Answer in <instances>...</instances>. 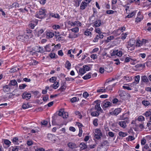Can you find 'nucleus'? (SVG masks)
Instances as JSON below:
<instances>
[{
    "mask_svg": "<svg viewBox=\"0 0 151 151\" xmlns=\"http://www.w3.org/2000/svg\"><path fill=\"white\" fill-rule=\"evenodd\" d=\"M11 87L12 86H15L16 85L17 86H18V83L17 81L15 80H11L9 84Z\"/></svg>",
    "mask_w": 151,
    "mask_h": 151,
    "instance_id": "16",
    "label": "nucleus"
},
{
    "mask_svg": "<svg viewBox=\"0 0 151 151\" xmlns=\"http://www.w3.org/2000/svg\"><path fill=\"white\" fill-rule=\"evenodd\" d=\"M119 135L121 137H124L127 135V133L121 131L119 132Z\"/></svg>",
    "mask_w": 151,
    "mask_h": 151,
    "instance_id": "34",
    "label": "nucleus"
},
{
    "mask_svg": "<svg viewBox=\"0 0 151 151\" xmlns=\"http://www.w3.org/2000/svg\"><path fill=\"white\" fill-rule=\"evenodd\" d=\"M22 108L23 109H25L29 108L30 106L28 103L23 104L22 106Z\"/></svg>",
    "mask_w": 151,
    "mask_h": 151,
    "instance_id": "36",
    "label": "nucleus"
},
{
    "mask_svg": "<svg viewBox=\"0 0 151 151\" xmlns=\"http://www.w3.org/2000/svg\"><path fill=\"white\" fill-rule=\"evenodd\" d=\"M38 46H35L32 48V50L35 51V52H33L32 51H30V53H32V54H35L36 52H37V50H38Z\"/></svg>",
    "mask_w": 151,
    "mask_h": 151,
    "instance_id": "29",
    "label": "nucleus"
},
{
    "mask_svg": "<svg viewBox=\"0 0 151 151\" xmlns=\"http://www.w3.org/2000/svg\"><path fill=\"white\" fill-rule=\"evenodd\" d=\"M135 40L131 39L129 40V41L127 42V47L128 48H129L132 47L135 44Z\"/></svg>",
    "mask_w": 151,
    "mask_h": 151,
    "instance_id": "9",
    "label": "nucleus"
},
{
    "mask_svg": "<svg viewBox=\"0 0 151 151\" xmlns=\"http://www.w3.org/2000/svg\"><path fill=\"white\" fill-rule=\"evenodd\" d=\"M53 46V44L51 45V44H49L45 46L44 48L45 50V51L47 52H50L51 51V47Z\"/></svg>",
    "mask_w": 151,
    "mask_h": 151,
    "instance_id": "12",
    "label": "nucleus"
},
{
    "mask_svg": "<svg viewBox=\"0 0 151 151\" xmlns=\"http://www.w3.org/2000/svg\"><path fill=\"white\" fill-rule=\"evenodd\" d=\"M95 109L96 110L98 111H99L101 110V108L100 106V104H96L95 106Z\"/></svg>",
    "mask_w": 151,
    "mask_h": 151,
    "instance_id": "42",
    "label": "nucleus"
},
{
    "mask_svg": "<svg viewBox=\"0 0 151 151\" xmlns=\"http://www.w3.org/2000/svg\"><path fill=\"white\" fill-rule=\"evenodd\" d=\"M35 151H45V149L42 148L37 147L35 149Z\"/></svg>",
    "mask_w": 151,
    "mask_h": 151,
    "instance_id": "64",
    "label": "nucleus"
},
{
    "mask_svg": "<svg viewBox=\"0 0 151 151\" xmlns=\"http://www.w3.org/2000/svg\"><path fill=\"white\" fill-rule=\"evenodd\" d=\"M142 104L145 106H147L150 104V102L148 101L143 100L142 101Z\"/></svg>",
    "mask_w": 151,
    "mask_h": 151,
    "instance_id": "39",
    "label": "nucleus"
},
{
    "mask_svg": "<svg viewBox=\"0 0 151 151\" xmlns=\"http://www.w3.org/2000/svg\"><path fill=\"white\" fill-rule=\"evenodd\" d=\"M68 146L71 149L75 148L76 147V144L72 142H69L68 144Z\"/></svg>",
    "mask_w": 151,
    "mask_h": 151,
    "instance_id": "23",
    "label": "nucleus"
},
{
    "mask_svg": "<svg viewBox=\"0 0 151 151\" xmlns=\"http://www.w3.org/2000/svg\"><path fill=\"white\" fill-rule=\"evenodd\" d=\"M124 80L127 81L128 82L129 81L132 79V77H129L127 76H124Z\"/></svg>",
    "mask_w": 151,
    "mask_h": 151,
    "instance_id": "55",
    "label": "nucleus"
},
{
    "mask_svg": "<svg viewBox=\"0 0 151 151\" xmlns=\"http://www.w3.org/2000/svg\"><path fill=\"white\" fill-rule=\"evenodd\" d=\"M79 29L78 27H76L75 28L70 29V30L73 32H77L79 31Z\"/></svg>",
    "mask_w": 151,
    "mask_h": 151,
    "instance_id": "57",
    "label": "nucleus"
},
{
    "mask_svg": "<svg viewBox=\"0 0 151 151\" xmlns=\"http://www.w3.org/2000/svg\"><path fill=\"white\" fill-rule=\"evenodd\" d=\"M22 96L23 99L27 98L26 100H28L30 98L31 94L30 93L25 91L23 93Z\"/></svg>",
    "mask_w": 151,
    "mask_h": 151,
    "instance_id": "6",
    "label": "nucleus"
},
{
    "mask_svg": "<svg viewBox=\"0 0 151 151\" xmlns=\"http://www.w3.org/2000/svg\"><path fill=\"white\" fill-rule=\"evenodd\" d=\"M119 96L122 99H125L126 93L124 91H120L119 92Z\"/></svg>",
    "mask_w": 151,
    "mask_h": 151,
    "instance_id": "13",
    "label": "nucleus"
},
{
    "mask_svg": "<svg viewBox=\"0 0 151 151\" xmlns=\"http://www.w3.org/2000/svg\"><path fill=\"white\" fill-rule=\"evenodd\" d=\"M54 83L50 86V87H52L54 89H56L59 86V84L58 82H54Z\"/></svg>",
    "mask_w": 151,
    "mask_h": 151,
    "instance_id": "21",
    "label": "nucleus"
},
{
    "mask_svg": "<svg viewBox=\"0 0 151 151\" xmlns=\"http://www.w3.org/2000/svg\"><path fill=\"white\" fill-rule=\"evenodd\" d=\"M19 70V68L16 67H15L11 69L10 72L12 73H14L16 71H18Z\"/></svg>",
    "mask_w": 151,
    "mask_h": 151,
    "instance_id": "40",
    "label": "nucleus"
},
{
    "mask_svg": "<svg viewBox=\"0 0 151 151\" xmlns=\"http://www.w3.org/2000/svg\"><path fill=\"white\" fill-rule=\"evenodd\" d=\"M92 73L89 72L83 77V78L84 80H86L90 78H91Z\"/></svg>",
    "mask_w": 151,
    "mask_h": 151,
    "instance_id": "19",
    "label": "nucleus"
},
{
    "mask_svg": "<svg viewBox=\"0 0 151 151\" xmlns=\"http://www.w3.org/2000/svg\"><path fill=\"white\" fill-rule=\"evenodd\" d=\"M114 37L112 36H110L107 38L106 39V42H109L111 40H113L114 39Z\"/></svg>",
    "mask_w": 151,
    "mask_h": 151,
    "instance_id": "41",
    "label": "nucleus"
},
{
    "mask_svg": "<svg viewBox=\"0 0 151 151\" xmlns=\"http://www.w3.org/2000/svg\"><path fill=\"white\" fill-rule=\"evenodd\" d=\"M57 78L55 76H53L49 79V81L51 83H54L56 81Z\"/></svg>",
    "mask_w": 151,
    "mask_h": 151,
    "instance_id": "44",
    "label": "nucleus"
},
{
    "mask_svg": "<svg viewBox=\"0 0 151 151\" xmlns=\"http://www.w3.org/2000/svg\"><path fill=\"white\" fill-rule=\"evenodd\" d=\"M78 35L75 34H70L69 35L68 37L70 38H76L78 37Z\"/></svg>",
    "mask_w": 151,
    "mask_h": 151,
    "instance_id": "47",
    "label": "nucleus"
},
{
    "mask_svg": "<svg viewBox=\"0 0 151 151\" xmlns=\"http://www.w3.org/2000/svg\"><path fill=\"white\" fill-rule=\"evenodd\" d=\"M141 80L145 83L148 82L149 81L147 76H142L141 77Z\"/></svg>",
    "mask_w": 151,
    "mask_h": 151,
    "instance_id": "30",
    "label": "nucleus"
},
{
    "mask_svg": "<svg viewBox=\"0 0 151 151\" xmlns=\"http://www.w3.org/2000/svg\"><path fill=\"white\" fill-rule=\"evenodd\" d=\"M66 88V86H65L63 85L61 86L58 89V91L60 92H61L64 91Z\"/></svg>",
    "mask_w": 151,
    "mask_h": 151,
    "instance_id": "43",
    "label": "nucleus"
},
{
    "mask_svg": "<svg viewBox=\"0 0 151 151\" xmlns=\"http://www.w3.org/2000/svg\"><path fill=\"white\" fill-rule=\"evenodd\" d=\"M145 119L144 117L142 116H140L138 118V120L139 121H144Z\"/></svg>",
    "mask_w": 151,
    "mask_h": 151,
    "instance_id": "58",
    "label": "nucleus"
},
{
    "mask_svg": "<svg viewBox=\"0 0 151 151\" xmlns=\"http://www.w3.org/2000/svg\"><path fill=\"white\" fill-rule=\"evenodd\" d=\"M142 19V17H137L136 18L135 22L136 23H138V22H140Z\"/></svg>",
    "mask_w": 151,
    "mask_h": 151,
    "instance_id": "49",
    "label": "nucleus"
},
{
    "mask_svg": "<svg viewBox=\"0 0 151 151\" xmlns=\"http://www.w3.org/2000/svg\"><path fill=\"white\" fill-rule=\"evenodd\" d=\"M55 135L54 134H48L47 136V138L48 140L52 141L55 140Z\"/></svg>",
    "mask_w": 151,
    "mask_h": 151,
    "instance_id": "15",
    "label": "nucleus"
},
{
    "mask_svg": "<svg viewBox=\"0 0 151 151\" xmlns=\"http://www.w3.org/2000/svg\"><path fill=\"white\" fill-rule=\"evenodd\" d=\"M11 87L9 84L3 86V91L5 92H10Z\"/></svg>",
    "mask_w": 151,
    "mask_h": 151,
    "instance_id": "8",
    "label": "nucleus"
},
{
    "mask_svg": "<svg viewBox=\"0 0 151 151\" xmlns=\"http://www.w3.org/2000/svg\"><path fill=\"white\" fill-rule=\"evenodd\" d=\"M77 72L79 74H81V76L83 75L85 73H86V71H85L83 68H80L79 71L78 72L77 70Z\"/></svg>",
    "mask_w": 151,
    "mask_h": 151,
    "instance_id": "25",
    "label": "nucleus"
},
{
    "mask_svg": "<svg viewBox=\"0 0 151 151\" xmlns=\"http://www.w3.org/2000/svg\"><path fill=\"white\" fill-rule=\"evenodd\" d=\"M122 110L121 108H117L114 111L110 112L109 113L111 115L117 116L121 112Z\"/></svg>",
    "mask_w": 151,
    "mask_h": 151,
    "instance_id": "5",
    "label": "nucleus"
},
{
    "mask_svg": "<svg viewBox=\"0 0 151 151\" xmlns=\"http://www.w3.org/2000/svg\"><path fill=\"white\" fill-rule=\"evenodd\" d=\"M66 63L67 65V66H65L66 68L68 70L70 69V67L71 66V63H70V62L68 60H67Z\"/></svg>",
    "mask_w": 151,
    "mask_h": 151,
    "instance_id": "48",
    "label": "nucleus"
},
{
    "mask_svg": "<svg viewBox=\"0 0 151 151\" xmlns=\"http://www.w3.org/2000/svg\"><path fill=\"white\" fill-rule=\"evenodd\" d=\"M106 13L109 14H111L114 13L116 16L118 15V13L116 11H113L111 10H107L106 11Z\"/></svg>",
    "mask_w": 151,
    "mask_h": 151,
    "instance_id": "18",
    "label": "nucleus"
},
{
    "mask_svg": "<svg viewBox=\"0 0 151 151\" xmlns=\"http://www.w3.org/2000/svg\"><path fill=\"white\" fill-rule=\"evenodd\" d=\"M65 79L66 81H73L74 80V78L71 77H67V78H66Z\"/></svg>",
    "mask_w": 151,
    "mask_h": 151,
    "instance_id": "61",
    "label": "nucleus"
},
{
    "mask_svg": "<svg viewBox=\"0 0 151 151\" xmlns=\"http://www.w3.org/2000/svg\"><path fill=\"white\" fill-rule=\"evenodd\" d=\"M136 14V12L134 11L132 12L131 13L129 14L125 18H130L132 17L133 16L135 15Z\"/></svg>",
    "mask_w": 151,
    "mask_h": 151,
    "instance_id": "28",
    "label": "nucleus"
},
{
    "mask_svg": "<svg viewBox=\"0 0 151 151\" xmlns=\"http://www.w3.org/2000/svg\"><path fill=\"white\" fill-rule=\"evenodd\" d=\"M46 35L47 38H51L54 36V34L51 32H48L46 34Z\"/></svg>",
    "mask_w": 151,
    "mask_h": 151,
    "instance_id": "26",
    "label": "nucleus"
},
{
    "mask_svg": "<svg viewBox=\"0 0 151 151\" xmlns=\"http://www.w3.org/2000/svg\"><path fill=\"white\" fill-rule=\"evenodd\" d=\"M45 51L44 49L42 47L38 46V50H37V52L43 53Z\"/></svg>",
    "mask_w": 151,
    "mask_h": 151,
    "instance_id": "24",
    "label": "nucleus"
},
{
    "mask_svg": "<svg viewBox=\"0 0 151 151\" xmlns=\"http://www.w3.org/2000/svg\"><path fill=\"white\" fill-rule=\"evenodd\" d=\"M98 35H97L96 37L94 38L93 40V41L94 42H97L98 41V40L100 39Z\"/></svg>",
    "mask_w": 151,
    "mask_h": 151,
    "instance_id": "60",
    "label": "nucleus"
},
{
    "mask_svg": "<svg viewBox=\"0 0 151 151\" xmlns=\"http://www.w3.org/2000/svg\"><path fill=\"white\" fill-rule=\"evenodd\" d=\"M105 89L106 90H107L108 91H111L113 90V88L111 85H109Z\"/></svg>",
    "mask_w": 151,
    "mask_h": 151,
    "instance_id": "63",
    "label": "nucleus"
},
{
    "mask_svg": "<svg viewBox=\"0 0 151 151\" xmlns=\"http://www.w3.org/2000/svg\"><path fill=\"white\" fill-rule=\"evenodd\" d=\"M136 45L138 47H140L141 46L143 45L142 42V40L141 41L139 40H137Z\"/></svg>",
    "mask_w": 151,
    "mask_h": 151,
    "instance_id": "33",
    "label": "nucleus"
},
{
    "mask_svg": "<svg viewBox=\"0 0 151 151\" xmlns=\"http://www.w3.org/2000/svg\"><path fill=\"white\" fill-rule=\"evenodd\" d=\"M111 103L109 102L106 101H104L101 104V106L103 108H108L111 106Z\"/></svg>",
    "mask_w": 151,
    "mask_h": 151,
    "instance_id": "7",
    "label": "nucleus"
},
{
    "mask_svg": "<svg viewBox=\"0 0 151 151\" xmlns=\"http://www.w3.org/2000/svg\"><path fill=\"white\" fill-rule=\"evenodd\" d=\"M102 136V134L100 130L98 129H96L95 130V133L94 137L95 138L97 139H99Z\"/></svg>",
    "mask_w": 151,
    "mask_h": 151,
    "instance_id": "2",
    "label": "nucleus"
},
{
    "mask_svg": "<svg viewBox=\"0 0 151 151\" xmlns=\"http://www.w3.org/2000/svg\"><path fill=\"white\" fill-rule=\"evenodd\" d=\"M83 68L86 71H88L90 70V68L88 65H84L83 66Z\"/></svg>",
    "mask_w": 151,
    "mask_h": 151,
    "instance_id": "51",
    "label": "nucleus"
},
{
    "mask_svg": "<svg viewBox=\"0 0 151 151\" xmlns=\"http://www.w3.org/2000/svg\"><path fill=\"white\" fill-rule=\"evenodd\" d=\"M98 119H94L93 122V125L95 126H97L98 125Z\"/></svg>",
    "mask_w": 151,
    "mask_h": 151,
    "instance_id": "59",
    "label": "nucleus"
},
{
    "mask_svg": "<svg viewBox=\"0 0 151 151\" xmlns=\"http://www.w3.org/2000/svg\"><path fill=\"white\" fill-rule=\"evenodd\" d=\"M50 57L51 58H54L55 57V54L53 53H51L49 54Z\"/></svg>",
    "mask_w": 151,
    "mask_h": 151,
    "instance_id": "62",
    "label": "nucleus"
},
{
    "mask_svg": "<svg viewBox=\"0 0 151 151\" xmlns=\"http://www.w3.org/2000/svg\"><path fill=\"white\" fill-rule=\"evenodd\" d=\"M112 67L110 65H107L105 68V71L107 72L110 73L113 70Z\"/></svg>",
    "mask_w": 151,
    "mask_h": 151,
    "instance_id": "17",
    "label": "nucleus"
},
{
    "mask_svg": "<svg viewBox=\"0 0 151 151\" xmlns=\"http://www.w3.org/2000/svg\"><path fill=\"white\" fill-rule=\"evenodd\" d=\"M94 23V25L96 27H99L101 24V21L100 19H97Z\"/></svg>",
    "mask_w": 151,
    "mask_h": 151,
    "instance_id": "20",
    "label": "nucleus"
},
{
    "mask_svg": "<svg viewBox=\"0 0 151 151\" xmlns=\"http://www.w3.org/2000/svg\"><path fill=\"white\" fill-rule=\"evenodd\" d=\"M19 38L20 39H21V41H23L25 40L28 37L26 35H24L19 36Z\"/></svg>",
    "mask_w": 151,
    "mask_h": 151,
    "instance_id": "38",
    "label": "nucleus"
},
{
    "mask_svg": "<svg viewBox=\"0 0 151 151\" xmlns=\"http://www.w3.org/2000/svg\"><path fill=\"white\" fill-rule=\"evenodd\" d=\"M113 33L115 34L116 36H117L120 35L121 32L120 31V29H118L116 30H114L113 32Z\"/></svg>",
    "mask_w": 151,
    "mask_h": 151,
    "instance_id": "32",
    "label": "nucleus"
},
{
    "mask_svg": "<svg viewBox=\"0 0 151 151\" xmlns=\"http://www.w3.org/2000/svg\"><path fill=\"white\" fill-rule=\"evenodd\" d=\"M38 22V21L37 20H35V21L33 20L29 24V26L31 29H33L35 26L37 24Z\"/></svg>",
    "mask_w": 151,
    "mask_h": 151,
    "instance_id": "10",
    "label": "nucleus"
},
{
    "mask_svg": "<svg viewBox=\"0 0 151 151\" xmlns=\"http://www.w3.org/2000/svg\"><path fill=\"white\" fill-rule=\"evenodd\" d=\"M134 81L131 84V85L134 86L135 85L137 84H138L140 80V76L139 75H137L135 76L134 77Z\"/></svg>",
    "mask_w": 151,
    "mask_h": 151,
    "instance_id": "11",
    "label": "nucleus"
},
{
    "mask_svg": "<svg viewBox=\"0 0 151 151\" xmlns=\"http://www.w3.org/2000/svg\"><path fill=\"white\" fill-rule=\"evenodd\" d=\"M99 114V112L97 111H93L91 113V115L92 116H97Z\"/></svg>",
    "mask_w": 151,
    "mask_h": 151,
    "instance_id": "37",
    "label": "nucleus"
},
{
    "mask_svg": "<svg viewBox=\"0 0 151 151\" xmlns=\"http://www.w3.org/2000/svg\"><path fill=\"white\" fill-rule=\"evenodd\" d=\"M143 115L146 117H148L151 115V111H146L143 114Z\"/></svg>",
    "mask_w": 151,
    "mask_h": 151,
    "instance_id": "31",
    "label": "nucleus"
},
{
    "mask_svg": "<svg viewBox=\"0 0 151 151\" xmlns=\"http://www.w3.org/2000/svg\"><path fill=\"white\" fill-rule=\"evenodd\" d=\"M135 138L134 137L132 136H129L127 138V140L128 141H132Z\"/></svg>",
    "mask_w": 151,
    "mask_h": 151,
    "instance_id": "52",
    "label": "nucleus"
},
{
    "mask_svg": "<svg viewBox=\"0 0 151 151\" xmlns=\"http://www.w3.org/2000/svg\"><path fill=\"white\" fill-rule=\"evenodd\" d=\"M44 32V30L42 29H41L38 32L36 33L37 35L39 37Z\"/></svg>",
    "mask_w": 151,
    "mask_h": 151,
    "instance_id": "54",
    "label": "nucleus"
},
{
    "mask_svg": "<svg viewBox=\"0 0 151 151\" xmlns=\"http://www.w3.org/2000/svg\"><path fill=\"white\" fill-rule=\"evenodd\" d=\"M129 118V112L123 114L122 115L120 116V119L125 121L126 122L128 123Z\"/></svg>",
    "mask_w": 151,
    "mask_h": 151,
    "instance_id": "3",
    "label": "nucleus"
},
{
    "mask_svg": "<svg viewBox=\"0 0 151 151\" xmlns=\"http://www.w3.org/2000/svg\"><path fill=\"white\" fill-rule=\"evenodd\" d=\"M80 148L82 150H84L86 148L87 146L83 142H81L80 145Z\"/></svg>",
    "mask_w": 151,
    "mask_h": 151,
    "instance_id": "27",
    "label": "nucleus"
},
{
    "mask_svg": "<svg viewBox=\"0 0 151 151\" xmlns=\"http://www.w3.org/2000/svg\"><path fill=\"white\" fill-rule=\"evenodd\" d=\"M97 92L98 93H105L106 92V89L99 88L97 90Z\"/></svg>",
    "mask_w": 151,
    "mask_h": 151,
    "instance_id": "53",
    "label": "nucleus"
},
{
    "mask_svg": "<svg viewBox=\"0 0 151 151\" xmlns=\"http://www.w3.org/2000/svg\"><path fill=\"white\" fill-rule=\"evenodd\" d=\"M27 86V85L24 84H22L19 85V88L20 89H24L26 88Z\"/></svg>",
    "mask_w": 151,
    "mask_h": 151,
    "instance_id": "45",
    "label": "nucleus"
},
{
    "mask_svg": "<svg viewBox=\"0 0 151 151\" xmlns=\"http://www.w3.org/2000/svg\"><path fill=\"white\" fill-rule=\"evenodd\" d=\"M126 122L124 121H120L119 122V124L122 127L124 128H125L127 125L126 124Z\"/></svg>",
    "mask_w": 151,
    "mask_h": 151,
    "instance_id": "22",
    "label": "nucleus"
},
{
    "mask_svg": "<svg viewBox=\"0 0 151 151\" xmlns=\"http://www.w3.org/2000/svg\"><path fill=\"white\" fill-rule=\"evenodd\" d=\"M88 2L83 1L80 6V9L81 10H83L85 9L87 6V4H88Z\"/></svg>",
    "mask_w": 151,
    "mask_h": 151,
    "instance_id": "14",
    "label": "nucleus"
},
{
    "mask_svg": "<svg viewBox=\"0 0 151 151\" xmlns=\"http://www.w3.org/2000/svg\"><path fill=\"white\" fill-rule=\"evenodd\" d=\"M122 51L119 50H114L111 52V55L112 56H114L115 55L121 57L122 55Z\"/></svg>",
    "mask_w": 151,
    "mask_h": 151,
    "instance_id": "4",
    "label": "nucleus"
},
{
    "mask_svg": "<svg viewBox=\"0 0 151 151\" xmlns=\"http://www.w3.org/2000/svg\"><path fill=\"white\" fill-rule=\"evenodd\" d=\"M127 35V33L126 32L125 33H122L121 35V39L122 40L125 39Z\"/></svg>",
    "mask_w": 151,
    "mask_h": 151,
    "instance_id": "50",
    "label": "nucleus"
},
{
    "mask_svg": "<svg viewBox=\"0 0 151 151\" xmlns=\"http://www.w3.org/2000/svg\"><path fill=\"white\" fill-rule=\"evenodd\" d=\"M4 142L5 144L8 146H9L10 145L11 142L9 140L5 139L4 141Z\"/></svg>",
    "mask_w": 151,
    "mask_h": 151,
    "instance_id": "56",
    "label": "nucleus"
},
{
    "mask_svg": "<svg viewBox=\"0 0 151 151\" xmlns=\"http://www.w3.org/2000/svg\"><path fill=\"white\" fill-rule=\"evenodd\" d=\"M84 34L88 36H91V35H92L91 32L89 31L88 29L84 32Z\"/></svg>",
    "mask_w": 151,
    "mask_h": 151,
    "instance_id": "46",
    "label": "nucleus"
},
{
    "mask_svg": "<svg viewBox=\"0 0 151 151\" xmlns=\"http://www.w3.org/2000/svg\"><path fill=\"white\" fill-rule=\"evenodd\" d=\"M45 10L41 9L39 12L36 13L35 17L39 19H42L45 17L46 14L45 12Z\"/></svg>",
    "mask_w": 151,
    "mask_h": 151,
    "instance_id": "1",
    "label": "nucleus"
},
{
    "mask_svg": "<svg viewBox=\"0 0 151 151\" xmlns=\"http://www.w3.org/2000/svg\"><path fill=\"white\" fill-rule=\"evenodd\" d=\"M64 112L63 110L60 109L58 112V115L60 116H62L63 117L64 119L65 117L64 116Z\"/></svg>",
    "mask_w": 151,
    "mask_h": 151,
    "instance_id": "35",
    "label": "nucleus"
}]
</instances>
